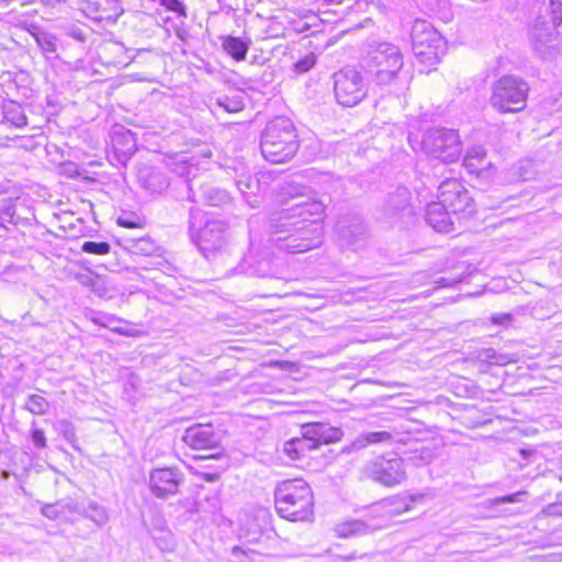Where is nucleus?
I'll return each mask as SVG.
<instances>
[{"instance_id": "1", "label": "nucleus", "mask_w": 562, "mask_h": 562, "mask_svg": "<svg viewBox=\"0 0 562 562\" xmlns=\"http://www.w3.org/2000/svg\"><path fill=\"white\" fill-rule=\"evenodd\" d=\"M282 203L300 200L283 209L278 222L271 224V243L280 250L300 254L318 247L323 241L322 221L326 203L306 186L290 181L280 188Z\"/></svg>"}, {"instance_id": "2", "label": "nucleus", "mask_w": 562, "mask_h": 562, "mask_svg": "<svg viewBox=\"0 0 562 562\" xmlns=\"http://www.w3.org/2000/svg\"><path fill=\"white\" fill-rule=\"evenodd\" d=\"M299 146L296 130L291 120L285 116L271 120L261 133V154L272 164H284L291 160Z\"/></svg>"}, {"instance_id": "3", "label": "nucleus", "mask_w": 562, "mask_h": 562, "mask_svg": "<svg viewBox=\"0 0 562 562\" xmlns=\"http://www.w3.org/2000/svg\"><path fill=\"white\" fill-rule=\"evenodd\" d=\"M404 60L401 49L389 42H373L363 58V67L381 87L396 86Z\"/></svg>"}, {"instance_id": "4", "label": "nucleus", "mask_w": 562, "mask_h": 562, "mask_svg": "<svg viewBox=\"0 0 562 562\" xmlns=\"http://www.w3.org/2000/svg\"><path fill=\"white\" fill-rule=\"evenodd\" d=\"M278 514L291 521L310 520L313 516V492L303 479L286 480L274 491Z\"/></svg>"}, {"instance_id": "5", "label": "nucleus", "mask_w": 562, "mask_h": 562, "mask_svg": "<svg viewBox=\"0 0 562 562\" xmlns=\"http://www.w3.org/2000/svg\"><path fill=\"white\" fill-rule=\"evenodd\" d=\"M227 223L221 220H209L199 209H191L189 214L190 239L207 258L222 250L226 244Z\"/></svg>"}, {"instance_id": "6", "label": "nucleus", "mask_w": 562, "mask_h": 562, "mask_svg": "<svg viewBox=\"0 0 562 562\" xmlns=\"http://www.w3.org/2000/svg\"><path fill=\"white\" fill-rule=\"evenodd\" d=\"M529 85L520 77L504 75L492 85L490 104L499 113H516L525 109Z\"/></svg>"}, {"instance_id": "7", "label": "nucleus", "mask_w": 562, "mask_h": 562, "mask_svg": "<svg viewBox=\"0 0 562 562\" xmlns=\"http://www.w3.org/2000/svg\"><path fill=\"white\" fill-rule=\"evenodd\" d=\"M423 151L445 164L459 160L462 154V143L458 131L446 127H432L425 132L422 139Z\"/></svg>"}, {"instance_id": "8", "label": "nucleus", "mask_w": 562, "mask_h": 562, "mask_svg": "<svg viewBox=\"0 0 562 562\" xmlns=\"http://www.w3.org/2000/svg\"><path fill=\"white\" fill-rule=\"evenodd\" d=\"M562 23V11L553 9L551 19H536L529 31L533 50L542 58L550 59L560 53V36L557 27Z\"/></svg>"}, {"instance_id": "9", "label": "nucleus", "mask_w": 562, "mask_h": 562, "mask_svg": "<svg viewBox=\"0 0 562 562\" xmlns=\"http://www.w3.org/2000/svg\"><path fill=\"white\" fill-rule=\"evenodd\" d=\"M412 46L420 63L432 66L445 50V42L436 29L425 20H416L411 31Z\"/></svg>"}, {"instance_id": "10", "label": "nucleus", "mask_w": 562, "mask_h": 562, "mask_svg": "<svg viewBox=\"0 0 562 562\" xmlns=\"http://www.w3.org/2000/svg\"><path fill=\"white\" fill-rule=\"evenodd\" d=\"M362 472L368 479L386 487L400 485L406 480L404 461L395 454H381L369 460Z\"/></svg>"}, {"instance_id": "11", "label": "nucleus", "mask_w": 562, "mask_h": 562, "mask_svg": "<svg viewBox=\"0 0 562 562\" xmlns=\"http://www.w3.org/2000/svg\"><path fill=\"white\" fill-rule=\"evenodd\" d=\"M334 92L342 106H355L367 95V88L360 71L345 68L334 75Z\"/></svg>"}, {"instance_id": "12", "label": "nucleus", "mask_w": 562, "mask_h": 562, "mask_svg": "<svg viewBox=\"0 0 562 562\" xmlns=\"http://www.w3.org/2000/svg\"><path fill=\"white\" fill-rule=\"evenodd\" d=\"M438 203L450 210L453 215L472 212L473 198L457 179H446L438 187Z\"/></svg>"}, {"instance_id": "13", "label": "nucleus", "mask_w": 562, "mask_h": 562, "mask_svg": "<svg viewBox=\"0 0 562 562\" xmlns=\"http://www.w3.org/2000/svg\"><path fill=\"white\" fill-rule=\"evenodd\" d=\"M336 236L340 247L355 251L363 249L369 239L367 225L358 216L340 218L336 224Z\"/></svg>"}, {"instance_id": "14", "label": "nucleus", "mask_w": 562, "mask_h": 562, "mask_svg": "<svg viewBox=\"0 0 562 562\" xmlns=\"http://www.w3.org/2000/svg\"><path fill=\"white\" fill-rule=\"evenodd\" d=\"M412 214L411 193L405 187H397L387 193L380 207L379 220L395 224Z\"/></svg>"}, {"instance_id": "15", "label": "nucleus", "mask_w": 562, "mask_h": 562, "mask_svg": "<svg viewBox=\"0 0 562 562\" xmlns=\"http://www.w3.org/2000/svg\"><path fill=\"white\" fill-rule=\"evenodd\" d=\"M183 480V473L178 468H157L149 473V488L156 497L167 498L179 492Z\"/></svg>"}, {"instance_id": "16", "label": "nucleus", "mask_w": 562, "mask_h": 562, "mask_svg": "<svg viewBox=\"0 0 562 562\" xmlns=\"http://www.w3.org/2000/svg\"><path fill=\"white\" fill-rule=\"evenodd\" d=\"M182 440L192 449L209 450L220 447L221 436L212 425L196 424L186 429Z\"/></svg>"}, {"instance_id": "17", "label": "nucleus", "mask_w": 562, "mask_h": 562, "mask_svg": "<svg viewBox=\"0 0 562 562\" xmlns=\"http://www.w3.org/2000/svg\"><path fill=\"white\" fill-rule=\"evenodd\" d=\"M302 435L315 443V449L321 445H329L341 439L344 432L338 427L323 423H310L302 426Z\"/></svg>"}, {"instance_id": "18", "label": "nucleus", "mask_w": 562, "mask_h": 562, "mask_svg": "<svg viewBox=\"0 0 562 562\" xmlns=\"http://www.w3.org/2000/svg\"><path fill=\"white\" fill-rule=\"evenodd\" d=\"M188 199L195 203L202 202L211 206H221L229 202V194L225 190L200 180L193 187V191L189 192Z\"/></svg>"}, {"instance_id": "19", "label": "nucleus", "mask_w": 562, "mask_h": 562, "mask_svg": "<svg viewBox=\"0 0 562 562\" xmlns=\"http://www.w3.org/2000/svg\"><path fill=\"white\" fill-rule=\"evenodd\" d=\"M450 210L438 202H431L426 209L427 223L439 233H450L454 231V222Z\"/></svg>"}, {"instance_id": "20", "label": "nucleus", "mask_w": 562, "mask_h": 562, "mask_svg": "<svg viewBox=\"0 0 562 562\" xmlns=\"http://www.w3.org/2000/svg\"><path fill=\"white\" fill-rule=\"evenodd\" d=\"M114 5L111 0H88L83 12L93 21H115L123 10Z\"/></svg>"}, {"instance_id": "21", "label": "nucleus", "mask_w": 562, "mask_h": 562, "mask_svg": "<svg viewBox=\"0 0 562 562\" xmlns=\"http://www.w3.org/2000/svg\"><path fill=\"white\" fill-rule=\"evenodd\" d=\"M137 178L140 186L150 193H162L169 187L166 175L154 167H143Z\"/></svg>"}, {"instance_id": "22", "label": "nucleus", "mask_w": 562, "mask_h": 562, "mask_svg": "<svg viewBox=\"0 0 562 562\" xmlns=\"http://www.w3.org/2000/svg\"><path fill=\"white\" fill-rule=\"evenodd\" d=\"M250 44L251 41L249 38H243L232 35L222 37L223 49L236 61H243L246 59Z\"/></svg>"}, {"instance_id": "23", "label": "nucleus", "mask_w": 562, "mask_h": 562, "mask_svg": "<svg viewBox=\"0 0 562 562\" xmlns=\"http://www.w3.org/2000/svg\"><path fill=\"white\" fill-rule=\"evenodd\" d=\"M393 435L389 431H367L356 437L347 447L348 451H357L367 448L370 445L392 442Z\"/></svg>"}, {"instance_id": "24", "label": "nucleus", "mask_w": 562, "mask_h": 562, "mask_svg": "<svg viewBox=\"0 0 562 562\" xmlns=\"http://www.w3.org/2000/svg\"><path fill=\"white\" fill-rule=\"evenodd\" d=\"M236 186L248 205L251 207L259 205L258 192L260 183L257 178L250 175H243L236 180Z\"/></svg>"}, {"instance_id": "25", "label": "nucleus", "mask_w": 562, "mask_h": 562, "mask_svg": "<svg viewBox=\"0 0 562 562\" xmlns=\"http://www.w3.org/2000/svg\"><path fill=\"white\" fill-rule=\"evenodd\" d=\"M314 449L315 443L311 442L303 435L301 438H292L283 445V452L293 461L302 459L307 452Z\"/></svg>"}, {"instance_id": "26", "label": "nucleus", "mask_w": 562, "mask_h": 562, "mask_svg": "<svg viewBox=\"0 0 562 562\" xmlns=\"http://www.w3.org/2000/svg\"><path fill=\"white\" fill-rule=\"evenodd\" d=\"M81 517L92 521L98 528H102L110 520L108 509L95 501H89L82 505Z\"/></svg>"}, {"instance_id": "27", "label": "nucleus", "mask_w": 562, "mask_h": 562, "mask_svg": "<svg viewBox=\"0 0 562 562\" xmlns=\"http://www.w3.org/2000/svg\"><path fill=\"white\" fill-rule=\"evenodd\" d=\"M124 247L133 254L143 256H151L158 249L155 240L148 236L126 237L124 238Z\"/></svg>"}, {"instance_id": "28", "label": "nucleus", "mask_w": 562, "mask_h": 562, "mask_svg": "<svg viewBox=\"0 0 562 562\" xmlns=\"http://www.w3.org/2000/svg\"><path fill=\"white\" fill-rule=\"evenodd\" d=\"M486 153L483 147L474 146L468 150L463 166L470 173H477L484 168Z\"/></svg>"}, {"instance_id": "29", "label": "nucleus", "mask_w": 562, "mask_h": 562, "mask_svg": "<svg viewBox=\"0 0 562 562\" xmlns=\"http://www.w3.org/2000/svg\"><path fill=\"white\" fill-rule=\"evenodd\" d=\"M374 529H378V526H369L363 520H350L338 525L336 532L338 537L347 538L356 535L367 533Z\"/></svg>"}, {"instance_id": "30", "label": "nucleus", "mask_w": 562, "mask_h": 562, "mask_svg": "<svg viewBox=\"0 0 562 562\" xmlns=\"http://www.w3.org/2000/svg\"><path fill=\"white\" fill-rule=\"evenodd\" d=\"M31 34L43 52L49 53V54L56 53L57 46H56V36L55 35H53L48 32H45L37 26H33Z\"/></svg>"}, {"instance_id": "31", "label": "nucleus", "mask_w": 562, "mask_h": 562, "mask_svg": "<svg viewBox=\"0 0 562 562\" xmlns=\"http://www.w3.org/2000/svg\"><path fill=\"white\" fill-rule=\"evenodd\" d=\"M153 540L161 552H173L177 542L172 532L168 529H159L153 533Z\"/></svg>"}, {"instance_id": "32", "label": "nucleus", "mask_w": 562, "mask_h": 562, "mask_svg": "<svg viewBox=\"0 0 562 562\" xmlns=\"http://www.w3.org/2000/svg\"><path fill=\"white\" fill-rule=\"evenodd\" d=\"M238 273H249L251 276H257L260 278H276L277 272L271 268L270 262L268 260H263L258 262L256 266H249L245 268L244 265L235 268Z\"/></svg>"}, {"instance_id": "33", "label": "nucleus", "mask_w": 562, "mask_h": 562, "mask_svg": "<svg viewBox=\"0 0 562 562\" xmlns=\"http://www.w3.org/2000/svg\"><path fill=\"white\" fill-rule=\"evenodd\" d=\"M3 117L16 127L25 126L27 123L22 106L14 102H10L4 106Z\"/></svg>"}, {"instance_id": "34", "label": "nucleus", "mask_w": 562, "mask_h": 562, "mask_svg": "<svg viewBox=\"0 0 562 562\" xmlns=\"http://www.w3.org/2000/svg\"><path fill=\"white\" fill-rule=\"evenodd\" d=\"M173 170L177 175L186 179L189 192L193 191V187H195L196 183L201 180L195 175V171L198 170L196 167L186 161L176 164Z\"/></svg>"}, {"instance_id": "35", "label": "nucleus", "mask_w": 562, "mask_h": 562, "mask_svg": "<svg viewBox=\"0 0 562 562\" xmlns=\"http://www.w3.org/2000/svg\"><path fill=\"white\" fill-rule=\"evenodd\" d=\"M215 104L228 113H237L244 109V101L239 95H220L215 99Z\"/></svg>"}, {"instance_id": "36", "label": "nucleus", "mask_w": 562, "mask_h": 562, "mask_svg": "<svg viewBox=\"0 0 562 562\" xmlns=\"http://www.w3.org/2000/svg\"><path fill=\"white\" fill-rule=\"evenodd\" d=\"M24 407L34 415H44L49 408V403L43 396L32 394L27 397Z\"/></svg>"}, {"instance_id": "37", "label": "nucleus", "mask_w": 562, "mask_h": 562, "mask_svg": "<svg viewBox=\"0 0 562 562\" xmlns=\"http://www.w3.org/2000/svg\"><path fill=\"white\" fill-rule=\"evenodd\" d=\"M81 250L92 255H106L111 250V246L106 241L88 240L81 245Z\"/></svg>"}, {"instance_id": "38", "label": "nucleus", "mask_w": 562, "mask_h": 562, "mask_svg": "<svg viewBox=\"0 0 562 562\" xmlns=\"http://www.w3.org/2000/svg\"><path fill=\"white\" fill-rule=\"evenodd\" d=\"M59 502V507L64 514V516L69 513V514H77V515H81V510H82V505L81 503L77 502V501H74L71 498H64V499H60L58 501Z\"/></svg>"}, {"instance_id": "39", "label": "nucleus", "mask_w": 562, "mask_h": 562, "mask_svg": "<svg viewBox=\"0 0 562 562\" xmlns=\"http://www.w3.org/2000/svg\"><path fill=\"white\" fill-rule=\"evenodd\" d=\"M41 514L50 520H56L64 517V514L59 507V502L54 504H45L41 508Z\"/></svg>"}, {"instance_id": "40", "label": "nucleus", "mask_w": 562, "mask_h": 562, "mask_svg": "<svg viewBox=\"0 0 562 562\" xmlns=\"http://www.w3.org/2000/svg\"><path fill=\"white\" fill-rule=\"evenodd\" d=\"M93 322L100 326L112 328L115 333L125 334L122 328L112 327L114 323L119 322V319L113 315L101 314L98 317H94Z\"/></svg>"}, {"instance_id": "41", "label": "nucleus", "mask_w": 562, "mask_h": 562, "mask_svg": "<svg viewBox=\"0 0 562 562\" xmlns=\"http://www.w3.org/2000/svg\"><path fill=\"white\" fill-rule=\"evenodd\" d=\"M89 279V286L93 293H95L99 296H105L108 294V288L104 282V280L99 277L94 276V278H88Z\"/></svg>"}, {"instance_id": "42", "label": "nucleus", "mask_w": 562, "mask_h": 562, "mask_svg": "<svg viewBox=\"0 0 562 562\" xmlns=\"http://www.w3.org/2000/svg\"><path fill=\"white\" fill-rule=\"evenodd\" d=\"M159 3L168 11L175 12L180 16H186V5L179 0H159Z\"/></svg>"}, {"instance_id": "43", "label": "nucleus", "mask_w": 562, "mask_h": 562, "mask_svg": "<svg viewBox=\"0 0 562 562\" xmlns=\"http://www.w3.org/2000/svg\"><path fill=\"white\" fill-rule=\"evenodd\" d=\"M316 63V57L314 54H310L305 56L304 58L300 59L295 63L294 67L295 70L299 72H306L308 71Z\"/></svg>"}, {"instance_id": "44", "label": "nucleus", "mask_w": 562, "mask_h": 562, "mask_svg": "<svg viewBox=\"0 0 562 562\" xmlns=\"http://www.w3.org/2000/svg\"><path fill=\"white\" fill-rule=\"evenodd\" d=\"M481 357L492 363L503 364L505 362V356L497 355L494 349H485L481 352Z\"/></svg>"}, {"instance_id": "45", "label": "nucleus", "mask_w": 562, "mask_h": 562, "mask_svg": "<svg viewBox=\"0 0 562 562\" xmlns=\"http://www.w3.org/2000/svg\"><path fill=\"white\" fill-rule=\"evenodd\" d=\"M66 34L78 42H85L87 40L85 31L76 25L69 26L66 31Z\"/></svg>"}, {"instance_id": "46", "label": "nucleus", "mask_w": 562, "mask_h": 562, "mask_svg": "<svg viewBox=\"0 0 562 562\" xmlns=\"http://www.w3.org/2000/svg\"><path fill=\"white\" fill-rule=\"evenodd\" d=\"M32 440L37 448L46 447V437L42 429L35 428L32 430Z\"/></svg>"}, {"instance_id": "47", "label": "nucleus", "mask_w": 562, "mask_h": 562, "mask_svg": "<svg viewBox=\"0 0 562 562\" xmlns=\"http://www.w3.org/2000/svg\"><path fill=\"white\" fill-rule=\"evenodd\" d=\"M526 494V492L514 493L505 496H501L494 499V504H507V503H517L520 501V496Z\"/></svg>"}, {"instance_id": "48", "label": "nucleus", "mask_w": 562, "mask_h": 562, "mask_svg": "<svg viewBox=\"0 0 562 562\" xmlns=\"http://www.w3.org/2000/svg\"><path fill=\"white\" fill-rule=\"evenodd\" d=\"M116 223L122 226V227H127V228H132V227H136L138 224L136 221L132 220L131 218V215H121L117 217L116 220Z\"/></svg>"}, {"instance_id": "49", "label": "nucleus", "mask_w": 562, "mask_h": 562, "mask_svg": "<svg viewBox=\"0 0 562 562\" xmlns=\"http://www.w3.org/2000/svg\"><path fill=\"white\" fill-rule=\"evenodd\" d=\"M547 514L550 516L562 517V503L550 504L547 509Z\"/></svg>"}, {"instance_id": "50", "label": "nucleus", "mask_w": 562, "mask_h": 562, "mask_svg": "<svg viewBox=\"0 0 562 562\" xmlns=\"http://www.w3.org/2000/svg\"><path fill=\"white\" fill-rule=\"evenodd\" d=\"M512 319V316L509 314H501L497 316H494L492 318L493 323L495 324H505L506 322H509Z\"/></svg>"}, {"instance_id": "51", "label": "nucleus", "mask_w": 562, "mask_h": 562, "mask_svg": "<svg viewBox=\"0 0 562 562\" xmlns=\"http://www.w3.org/2000/svg\"><path fill=\"white\" fill-rule=\"evenodd\" d=\"M64 425H65L64 436L66 439L70 440V438L75 437V432L69 423H64Z\"/></svg>"}, {"instance_id": "52", "label": "nucleus", "mask_w": 562, "mask_h": 562, "mask_svg": "<svg viewBox=\"0 0 562 562\" xmlns=\"http://www.w3.org/2000/svg\"><path fill=\"white\" fill-rule=\"evenodd\" d=\"M88 278H94V276H90V274L80 276V278H79L80 283H82L83 285H88L89 286V279Z\"/></svg>"}, {"instance_id": "53", "label": "nucleus", "mask_w": 562, "mask_h": 562, "mask_svg": "<svg viewBox=\"0 0 562 562\" xmlns=\"http://www.w3.org/2000/svg\"><path fill=\"white\" fill-rule=\"evenodd\" d=\"M519 176H520V178H521L524 181L530 180V179L532 178L531 172H528V171H526V172H524V173H522V172H520V175H519Z\"/></svg>"}, {"instance_id": "54", "label": "nucleus", "mask_w": 562, "mask_h": 562, "mask_svg": "<svg viewBox=\"0 0 562 562\" xmlns=\"http://www.w3.org/2000/svg\"><path fill=\"white\" fill-rule=\"evenodd\" d=\"M339 559L344 560V561H350V560H353L355 559V554H350V555H340Z\"/></svg>"}, {"instance_id": "55", "label": "nucleus", "mask_w": 562, "mask_h": 562, "mask_svg": "<svg viewBox=\"0 0 562 562\" xmlns=\"http://www.w3.org/2000/svg\"><path fill=\"white\" fill-rule=\"evenodd\" d=\"M457 562H474V561L464 557V558L459 559Z\"/></svg>"}, {"instance_id": "56", "label": "nucleus", "mask_w": 562, "mask_h": 562, "mask_svg": "<svg viewBox=\"0 0 562 562\" xmlns=\"http://www.w3.org/2000/svg\"><path fill=\"white\" fill-rule=\"evenodd\" d=\"M325 1L328 2V3H331V2L340 3L342 0H325Z\"/></svg>"}]
</instances>
